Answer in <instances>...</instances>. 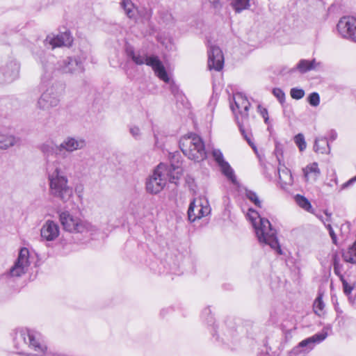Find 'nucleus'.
Instances as JSON below:
<instances>
[{"label": "nucleus", "mask_w": 356, "mask_h": 356, "mask_svg": "<svg viewBox=\"0 0 356 356\" xmlns=\"http://www.w3.org/2000/svg\"><path fill=\"white\" fill-rule=\"evenodd\" d=\"M35 60L42 67V85L46 86L55 71L63 74H80L85 72L86 56L83 54L67 56L56 63V58L41 50L35 54Z\"/></svg>", "instance_id": "1"}, {"label": "nucleus", "mask_w": 356, "mask_h": 356, "mask_svg": "<svg viewBox=\"0 0 356 356\" xmlns=\"http://www.w3.org/2000/svg\"><path fill=\"white\" fill-rule=\"evenodd\" d=\"M71 166L70 161L56 160L47 165L49 193L63 202H68L73 195V188L69 185L67 172Z\"/></svg>", "instance_id": "2"}, {"label": "nucleus", "mask_w": 356, "mask_h": 356, "mask_svg": "<svg viewBox=\"0 0 356 356\" xmlns=\"http://www.w3.org/2000/svg\"><path fill=\"white\" fill-rule=\"evenodd\" d=\"M247 217L254 229L259 242L268 245L272 249L277 250L278 254H282L277 238V231L273 228L270 221L267 218H261L259 213L252 208L248 209Z\"/></svg>", "instance_id": "3"}, {"label": "nucleus", "mask_w": 356, "mask_h": 356, "mask_svg": "<svg viewBox=\"0 0 356 356\" xmlns=\"http://www.w3.org/2000/svg\"><path fill=\"white\" fill-rule=\"evenodd\" d=\"M179 147L189 159L200 162L207 159V151L202 138L193 133L184 136L179 140Z\"/></svg>", "instance_id": "4"}, {"label": "nucleus", "mask_w": 356, "mask_h": 356, "mask_svg": "<svg viewBox=\"0 0 356 356\" xmlns=\"http://www.w3.org/2000/svg\"><path fill=\"white\" fill-rule=\"evenodd\" d=\"M234 104L230 103V108L234 113L236 123L243 138L253 149H256L254 144L252 142L250 136L246 133L243 124L248 120V111L250 103L241 93H236L233 96Z\"/></svg>", "instance_id": "5"}, {"label": "nucleus", "mask_w": 356, "mask_h": 356, "mask_svg": "<svg viewBox=\"0 0 356 356\" xmlns=\"http://www.w3.org/2000/svg\"><path fill=\"white\" fill-rule=\"evenodd\" d=\"M59 220L64 230L72 233L88 234L93 236L97 232V228L90 222L74 217L67 211L59 213Z\"/></svg>", "instance_id": "6"}, {"label": "nucleus", "mask_w": 356, "mask_h": 356, "mask_svg": "<svg viewBox=\"0 0 356 356\" xmlns=\"http://www.w3.org/2000/svg\"><path fill=\"white\" fill-rule=\"evenodd\" d=\"M42 79V77L40 78ZM51 81L46 83V86L42 85V80L39 85L40 90L42 93L37 101L36 108L43 111H47L51 108L56 107L60 103V95L56 87L51 84Z\"/></svg>", "instance_id": "7"}, {"label": "nucleus", "mask_w": 356, "mask_h": 356, "mask_svg": "<svg viewBox=\"0 0 356 356\" xmlns=\"http://www.w3.org/2000/svg\"><path fill=\"white\" fill-rule=\"evenodd\" d=\"M327 329H330V327H325L321 332L300 341L297 346L289 352V356H306L314 348L316 344L320 343L327 338L328 335Z\"/></svg>", "instance_id": "8"}, {"label": "nucleus", "mask_w": 356, "mask_h": 356, "mask_svg": "<svg viewBox=\"0 0 356 356\" xmlns=\"http://www.w3.org/2000/svg\"><path fill=\"white\" fill-rule=\"evenodd\" d=\"M166 165L160 163L154 170L153 174L147 179L146 189L151 194H157L163 190L166 184V177L164 171Z\"/></svg>", "instance_id": "9"}, {"label": "nucleus", "mask_w": 356, "mask_h": 356, "mask_svg": "<svg viewBox=\"0 0 356 356\" xmlns=\"http://www.w3.org/2000/svg\"><path fill=\"white\" fill-rule=\"evenodd\" d=\"M86 145V140L81 136H68L65 137L60 144V158L63 159V161H66L65 159L68 154L83 149Z\"/></svg>", "instance_id": "10"}, {"label": "nucleus", "mask_w": 356, "mask_h": 356, "mask_svg": "<svg viewBox=\"0 0 356 356\" xmlns=\"http://www.w3.org/2000/svg\"><path fill=\"white\" fill-rule=\"evenodd\" d=\"M210 212L211 207L207 200H193L188 209V218L190 222H194L197 219L208 216Z\"/></svg>", "instance_id": "11"}, {"label": "nucleus", "mask_w": 356, "mask_h": 356, "mask_svg": "<svg viewBox=\"0 0 356 356\" xmlns=\"http://www.w3.org/2000/svg\"><path fill=\"white\" fill-rule=\"evenodd\" d=\"M337 29L342 38L356 42V18L350 16L341 17Z\"/></svg>", "instance_id": "12"}, {"label": "nucleus", "mask_w": 356, "mask_h": 356, "mask_svg": "<svg viewBox=\"0 0 356 356\" xmlns=\"http://www.w3.org/2000/svg\"><path fill=\"white\" fill-rule=\"evenodd\" d=\"M29 265V251L26 248H22L17 259L10 269V275L16 277H21L27 272Z\"/></svg>", "instance_id": "13"}, {"label": "nucleus", "mask_w": 356, "mask_h": 356, "mask_svg": "<svg viewBox=\"0 0 356 356\" xmlns=\"http://www.w3.org/2000/svg\"><path fill=\"white\" fill-rule=\"evenodd\" d=\"M211 155L220 168L222 173L233 184H236V177L234 175V170L229 163L225 160L222 152L219 149H213L211 152Z\"/></svg>", "instance_id": "14"}, {"label": "nucleus", "mask_w": 356, "mask_h": 356, "mask_svg": "<svg viewBox=\"0 0 356 356\" xmlns=\"http://www.w3.org/2000/svg\"><path fill=\"white\" fill-rule=\"evenodd\" d=\"M224 65L222 50L217 46L211 44L208 49V67L210 70L220 71Z\"/></svg>", "instance_id": "15"}, {"label": "nucleus", "mask_w": 356, "mask_h": 356, "mask_svg": "<svg viewBox=\"0 0 356 356\" xmlns=\"http://www.w3.org/2000/svg\"><path fill=\"white\" fill-rule=\"evenodd\" d=\"M72 41L73 39L70 33L65 31L56 36L51 37L48 35L44 41V43L47 48L51 47V49H54L62 46L69 47L72 44Z\"/></svg>", "instance_id": "16"}, {"label": "nucleus", "mask_w": 356, "mask_h": 356, "mask_svg": "<svg viewBox=\"0 0 356 356\" xmlns=\"http://www.w3.org/2000/svg\"><path fill=\"white\" fill-rule=\"evenodd\" d=\"M19 73V65L14 60L7 62L1 66L0 74L3 76L4 82L10 83L15 80Z\"/></svg>", "instance_id": "17"}, {"label": "nucleus", "mask_w": 356, "mask_h": 356, "mask_svg": "<svg viewBox=\"0 0 356 356\" xmlns=\"http://www.w3.org/2000/svg\"><path fill=\"white\" fill-rule=\"evenodd\" d=\"M59 234L60 227L58 223L51 220L45 221L40 229V236L44 241H53Z\"/></svg>", "instance_id": "18"}, {"label": "nucleus", "mask_w": 356, "mask_h": 356, "mask_svg": "<svg viewBox=\"0 0 356 356\" xmlns=\"http://www.w3.org/2000/svg\"><path fill=\"white\" fill-rule=\"evenodd\" d=\"M125 52L128 58L131 59L136 65H142L149 63L153 57L156 56H148L146 53L141 51H136L131 45H127L125 48Z\"/></svg>", "instance_id": "19"}, {"label": "nucleus", "mask_w": 356, "mask_h": 356, "mask_svg": "<svg viewBox=\"0 0 356 356\" xmlns=\"http://www.w3.org/2000/svg\"><path fill=\"white\" fill-rule=\"evenodd\" d=\"M154 70L155 74L165 83H169L170 82L168 74L163 66L162 62L159 60L158 56L153 57L149 60L147 63Z\"/></svg>", "instance_id": "20"}, {"label": "nucleus", "mask_w": 356, "mask_h": 356, "mask_svg": "<svg viewBox=\"0 0 356 356\" xmlns=\"http://www.w3.org/2000/svg\"><path fill=\"white\" fill-rule=\"evenodd\" d=\"M40 149L46 156L55 155L56 157L60 158V144L57 145L52 139L47 140L41 144Z\"/></svg>", "instance_id": "21"}, {"label": "nucleus", "mask_w": 356, "mask_h": 356, "mask_svg": "<svg viewBox=\"0 0 356 356\" xmlns=\"http://www.w3.org/2000/svg\"><path fill=\"white\" fill-rule=\"evenodd\" d=\"M303 173L306 181H308L309 178L316 181L321 175V170L318 163L314 162L303 168Z\"/></svg>", "instance_id": "22"}, {"label": "nucleus", "mask_w": 356, "mask_h": 356, "mask_svg": "<svg viewBox=\"0 0 356 356\" xmlns=\"http://www.w3.org/2000/svg\"><path fill=\"white\" fill-rule=\"evenodd\" d=\"M330 148L329 141L325 137H318L315 139L314 151L316 153L328 154Z\"/></svg>", "instance_id": "23"}, {"label": "nucleus", "mask_w": 356, "mask_h": 356, "mask_svg": "<svg viewBox=\"0 0 356 356\" xmlns=\"http://www.w3.org/2000/svg\"><path fill=\"white\" fill-rule=\"evenodd\" d=\"M120 6L129 19H136L138 10L131 0H121Z\"/></svg>", "instance_id": "24"}, {"label": "nucleus", "mask_w": 356, "mask_h": 356, "mask_svg": "<svg viewBox=\"0 0 356 356\" xmlns=\"http://www.w3.org/2000/svg\"><path fill=\"white\" fill-rule=\"evenodd\" d=\"M342 257L344 261L356 264V240L347 249L342 251Z\"/></svg>", "instance_id": "25"}, {"label": "nucleus", "mask_w": 356, "mask_h": 356, "mask_svg": "<svg viewBox=\"0 0 356 356\" xmlns=\"http://www.w3.org/2000/svg\"><path fill=\"white\" fill-rule=\"evenodd\" d=\"M17 139L11 134L0 131V150L7 149L16 144Z\"/></svg>", "instance_id": "26"}, {"label": "nucleus", "mask_w": 356, "mask_h": 356, "mask_svg": "<svg viewBox=\"0 0 356 356\" xmlns=\"http://www.w3.org/2000/svg\"><path fill=\"white\" fill-rule=\"evenodd\" d=\"M315 59H313L312 60L302 59L297 64L296 68L300 71V72L304 74L308 71L314 70L315 68Z\"/></svg>", "instance_id": "27"}, {"label": "nucleus", "mask_w": 356, "mask_h": 356, "mask_svg": "<svg viewBox=\"0 0 356 356\" xmlns=\"http://www.w3.org/2000/svg\"><path fill=\"white\" fill-rule=\"evenodd\" d=\"M231 6L236 13H241L250 8V0H231Z\"/></svg>", "instance_id": "28"}, {"label": "nucleus", "mask_w": 356, "mask_h": 356, "mask_svg": "<svg viewBox=\"0 0 356 356\" xmlns=\"http://www.w3.org/2000/svg\"><path fill=\"white\" fill-rule=\"evenodd\" d=\"M296 204L308 212H312V207L310 202L303 195H296L295 196Z\"/></svg>", "instance_id": "29"}, {"label": "nucleus", "mask_w": 356, "mask_h": 356, "mask_svg": "<svg viewBox=\"0 0 356 356\" xmlns=\"http://www.w3.org/2000/svg\"><path fill=\"white\" fill-rule=\"evenodd\" d=\"M313 308L315 314L318 316H321L323 314V310L325 308V304L322 300V297L319 295L315 300Z\"/></svg>", "instance_id": "30"}, {"label": "nucleus", "mask_w": 356, "mask_h": 356, "mask_svg": "<svg viewBox=\"0 0 356 356\" xmlns=\"http://www.w3.org/2000/svg\"><path fill=\"white\" fill-rule=\"evenodd\" d=\"M245 196L256 207L259 208L261 207V202L260 201L257 194L255 192L250 190H245Z\"/></svg>", "instance_id": "31"}, {"label": "nucleus", "mask_w": 356, "mask_h": 356, "mask_svg": "<svg viewBox=\"0 0 356 356\" xmlns=\"http://www.w3.org/2000/svg\"><path fill=\"white\" fill-rule=\"evenodd\" d=\"M128 129L129 134L135 140H140L142 139L143 134L138 126L129 124Z\"/></svg>", "instance_id": "32"}, {"label": "nucleus", "mask_w": 356, "mask_h": 356, "mask_svg": "<svg viewBox=\"0 0 356 356\" xmlns=\"http://www.w3.org/2000/svg\"><path fill=\"white\" fill-rule=\"evenodd\" d=\"M294 143L300 152H303L307 147L305 136L302 134H298L293 138Z\"/></svg>", "instance_id": "33"}, {"label": "nucleus", "mask_w": 356, "mask_h": 356, "mask_svg": "<svg viewBox=\"0 0 356 356\" xmlns=\"http://www.w3.org/2000/svg\"><path fill=\"white\" fill-rule=\"evenodd\" d=\"M179 154H173L170 158V168H172L174 171H176V174L178 175L180 172V161L179 159Z\"/></svg>", "instance_id": "34"}, {"label": "nucleus", "mask_w": 356, "mask_h": 356, "mask_svg": "<svg viewBox=\"0 0 356 356\" xmlns=\"http://www.w3.org/2000/svg\"><path fill=\"white\" fill-rule=\"evenodd\" d=\"M307 101L309 104L312 106H317L320 104V96L318 92H314L311 93L308 97Z\"/></svg>", "instance_id": "35"}, {"label": "nucleus", "mask_w": 356, "mask_h": 356, "mask_svg": "<svg viewBox=\"0 0 356 356\" xmlns=\"http://www.w3.org/2000/svg\"><path fill=\"white\" fill-rule=\"evenodd\" d=\"M273 95L277 99L279 102L281 104H283L285 102V93L280 88H275L273 89Z\"/></svg>", "instance_id": "36"}, {"label": "nucleus", "mask_w": 356, "mask_h": 356, "mask_svg": "<svg viewBox=\"0 0 356 356\" xmlns=\"http://www.w3.org/2000/svg\"><path fill=\"white\" fill-rule=\"evenodd\" d=\"M290 95L294 99H300L305 96V91L301 88H293L290 90Z\"/></svg>", "instance_id": "37"}, {"label": "nucleus", "mask_w": 356, "mask_h": 356, "mask_svg": "<svg viewBox=\"0 0 356 356\" xmlns=\"http://www.w3.org/2000/svg\"><path fill=\"white\" fill-rule=\"evenodd\" d=\"M202 317L205 319L209 325L214 323V318L211 315V309L209 307L205 308L202 312Z\"/></svg>", "instance_id": "38"}, {"label": "nucleus", "mask_w": 356, "mask_h": 356, "mask_svg": "<svg viewBox=\"0 0 356 356\" xmlns=\"http://www.w3.org/2000/svg\"><path fill=\"white\" fill-rule=\"evenodd\" d=\"M342 282L343 292L346 295H349L352 292L353 287L350 285L348 282L345 280L344 277L340 279Z\"/></svg>", "instance_id": "39"}, {"label": "nucleus", "mask_w": 356, "mask_h": 356, "mask_svg": "<svg viewBox=\"0 0 356 356\" xmlns=\"http://www.w3.org/2000/svg\"><path fill=\"white\" fill-rule=\"evenodd\" d=\"M325 227L329 232V234L332 238V243L335 245H337V237L330 223H327V225H325Z\"/></svg>", "instance_id": "40"}, {"label": "nucleus", "mask_w": 356, "mask_h": 356, "mask_svg": "<svg viewBox=\"0 0 356 356\" xmlns=\"http://www.w3.org/2000/svg\"><path fill=\"white\" fill-rule=\"evenodd\" d=\"M333 268L334 274L337 275L339 277V279H342V277H343V275L342 274L343 264L340 263L337 265H334L333 266Z\"/></svg>", "instance_id": "41"}, {"label": "nucleus", "mask_w": 356, "mask_h": 356, "mask_svg": "<svg viewBox=\"0 0 356 356\" xmlns=\"http://www.w3.org/2000/svg\"><path fill=\"white\" fill-rule=\"evenodd\" d=\"M258 108L260 110V114L264 118V122L267 124H269V118L267 109L265 108H261V106H259Z\"/></svg>", "instance_id": "42"}, {"label": "nucleus", "mask_w": 356, "mask_h": 356, "mask_svg": "<svg viewBox=\"0 0 356 356\" xmlns=\"http://www.w3.org/2000/svg\"><path fill=\"white\" fill-rule=\"evenodd\" d=\"M325 216H327L325 219L323 218L322 216H317V217L323 222L324 225H327L331 221V216L332 213H329L327 210L324 211Z\"/></svg>", "instance_id": "43"}, {"label": "nucleus", "mask_w": 356, "mask_h": 356, "mask_svg": "<svg viewBox=\"0 0 356 356\" xmlns=\"http://www.w3.org/2000/svg\"><path fill=\"white\" fill-rule=\"evenodd\" d=\"M332 265L333 266L337 265V264H340V259H339V257L337 254V253H334L332 254Z\"/></svg>", "instance_id": "44"}, {"label": "nucleus", "mask_w": 356, "mask_h": 356, "mask_svg": "<svg viewBox=\"0 0 356 356\" xmlns=\"http://www.w3.org/2000/svg\"><path fill=\"white\" fill-rule=\"evenodd\" d=\"M170 90L174 95H177L179 92V88L174 83H170Z\"/></svg>", "instance_id": "45"}, {"label": "nucleus", "mask_w": 356, "mask_h": 356, "mask_svg": "<svg viewBox=\"0 0 356 356\" xmlns=\"http://www.w3.org/2000/svg\"><path fill=\"white\" fill-rule=\"evenodd\" d=\"M337 137V132L334 131V130H331L330 132H329V139L328 141H334V140H336Z\"/></svg>", "instance_id": "46"}, {"label": "nucleus", "mask_w": 356, "mask_h": 356, "mask_svg": "<svg viewBox=\"0 0 356 356\" xmlns=\"http://www.w3.org/2000/svg\"><path fill=\"white\" fill-rule=\"evenodd\" d=\"M270 350V348L265 346V350H262L257 356H271L268 352Z\"/></svg>", "instance_id": "47"}, {"label": "nucleus", "mask_w": 356, "mask_h": 356, "mask_svg": "<svg viewBox=\"0 0 356 356\" xmlns=\"http://www.w3.org/2000/svg\"><path fill=\"white\" fill-rule=\"evenodd\" d=\"M355 181H356V179H355V177L351 178L350 179H349L348 181H346V183H344L342 185V188H346L348 187L349 186L352 185Z\"/></svg>", "instance_id": "48"}, {"label": "nucleus", "mask_w": 356, "mask_h": 356, "mask_svg": "<svg viewBox=\"0 0 356 356\" xmlns=\"http://www.w3.org/2000/svg\"><path fill=\"white\" fill-rule=\"evenodd\" d=\"M152 17V10L150 9L145 10V14H144V19L146 21H149L150 18Z\"/></svg>", "instance_id": "49"}, {"label": "nucleus", "mask_w": 356, "mask_h": 356, "mask_svg": "<svg viewBox=\"0 0 356 356\" xmlns=\"http://www.w3.org/2000/svg\"><path fill=\"white\" fill-rule=\"evenodd\" d=\"M280 151H281V150L279 149L278 146H277V145H276V148H275V152H276V154H277L278 152H280Z\"/></svg>", "instance_id": "50"}, {"label": "nucleus", "mask_w": 356, "mask_h": 356, "mask_svg": "<svg viewBox=\"0 0 356 356\" xmlns=\"http://www.w3.org/2000/svg\"><path fill=\"white\" fill-rule=\"evenodd\" d=\"M177 178H178V177H177V176L176 177H175V176H173V177H172V180L170 179V181H173V180H174L175 179H177Z\"/></svg>", "instance_id": "51"}, {"label": "nucleus", "mask_w": 356, "mask_h": 356, "mask_svg": "<svg viewBox=\"0 0 356 356\" xmlns=\"http://www.w3.org/2000/svg\"><path fill=\"white\" fill-rule=\"evenodd\" d=\"M277 160L280 161V158L278 157V156H277Z\"/></svg>", "instance_id": "52"}, {"label": "nucleus", "mask_w": 356, "mask_h": 356, "mask_svg": "<svg viewBox=\"0 0 356 356\" xmlns=\"http://www.w3.org/2000/svg\"><path fill=\"white\" fill-rule=\"evenodd\" d=\"M354 177H355V179H356V175Z\"/></svg>", "instance_id": "53"}]
</instances>
